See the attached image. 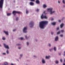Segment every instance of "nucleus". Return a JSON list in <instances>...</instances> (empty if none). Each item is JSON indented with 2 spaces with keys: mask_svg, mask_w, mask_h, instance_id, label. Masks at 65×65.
<instances>
[{
  "mask_svg": "<svg viewBox=\"0 0 65 65\" xmlns=\"http://www.w3.org/2000/svg\"><path fill=\"white\" fill-rule=\"evenodd\" d=\"M14 2H15V1H14Z\"/></svg>",
  "mask_w": 65,
  "mask_h": 65,
  "instance_id": "obj_55",
  "label": "nucleus"
},
{
  "mask_svg": "<svg viewBox=\"0 0 65 65\" xmlns=\"http://www.w3.org/2000/svg\"><path fill=\"white\" fill-rule=\"evenodd\" d=\"M11 14V13H7V16H9V15H10Z\"/></svg>",
  "mask_w": 65,
  "mask_h": 65,
  "instance_id": "obj_14",
  "label": "nucleus"
},
{
  "mask_svg": "<svg viewBox=\"0 0 65 65\" xmlns=\"http://www.w3.org/2000/svg\"><path fill=\"white\" fill-rule=\"evenodd\" d=\"M62 20H63V19H62Z\"/></svg>",
  "mask_w": 65,
  "mask_h": 65,
  "instance_id": "obj_58",
  "label": "nucleus"
},
{
  "mask_svg": "<svg viewBox=\"0 0 65 65\" xmlns=\"http://www.w3.org/2000/svg\"><path fill=\"white\" fill-rule=\"evenodd\" d=\"M60 61L61 62H62V59H60Z\"/></svg>",
  "mask_w": 65,
  "mask_h": 65,
  "instance_id": "obj_34",
  "label": "nucleus"
},
{
  "mask_svg": "<svg viewBox=\"0 0 65 65\" xmlns=\"http://www.w3.org/2000/svg\"><path fill=\"white\" fill-rule=\"evenodd\" d=\"M64 24L62 23L61 25H60V28H62V27H63V26H64Z\"/></svg>",
  "mask_w": 65,
  "mask_h": 65,
  "instance_id": "obj_12",
  "label": "nucleus"
},
{
  "mask_svg": "<svg viewBox=\"0 0 65 65\" xmlns=\"http://www.w3.org/2000/svg\"><path fill=\"white\" fill-rule=\"evenodd\" d=\"M64 62H65V59H64Z\"/></svg>",
  "mask_w": 65,
  "mask_h": 65,
  "instance_id": "obj_53",
  "label": "nucleus"
},
{
  "mask_svg": "<svg viewBox=\"0 0 65 65\" xmlns=\"http://www.w3.org/2000/svg\"><path fill=\"white\" fill-rule=\"evenodd\" d=\"M34 5V3H32V2H30V5Z\"/></svg>",
  "mask_w": 65,
  "mask_h": 65,
  "instance_id": "obj_15",
  "label": "nucleus"
},
{
  "mask_svg": "<svg viewBox=\"0 0 65 65\" xmlns=\"http://www.w3.org/2000/svg\"><path fill=\"white\" fill-rule=\"evenodd\" d=\"M54 50L55 51H56V47H54Z\"/></svg>",
  "mask_w": 65,
  "mask_h": 65,
  "instance_id": "obj_21",
  "label": "nucleus"
},
{
  "mask_svg": "<svg viewBox=\"0 0 65 65\" xmlns=\"http://www.w3.org/2000/svg\"><path fill=\"white\" fill-rule=\"evenodd\" d=\"M48 24V22L46 21H42L39 24V27L40 28L43 29L45 25H46Z\"/></svg>",
  "mask_w": 65,
  "mask_h": 65,
  "instance_id": "obj_1",
  "label": "nucleus"
},
{
  "mask_svg": "<svg viewBox=\"0 0 65 65\" xmlns=\"http://www.w3.org/2000/svg\"><path fill=\"white\" fill-rule=\"evenodd\" d=\"M63 19H64V17H63Z\"/></svg>",
  "mask_w": 65,
  "mask_h": 65,
  "instance_id": "obj_57",
  "label": "nucleus"
},
{
  "mask_svg": "<svg viewBox=\"0 0 65 65\" xmlns=\"http://www.w3.org/2000/svg\"><path fill=\"white\" fill-rule=\"evenodd\" d=\"M4 3V0H0V8H2Z\"/></svg>",
  "mask_w": 65,
  "mask_h": 65,
  "instance_id": "obj_2",
  "label": "nucleus"
},
{
  "mask_svg": "<svg viewBox=\"0 0 65 65\" xmlns=\"http://www.w3.org/2000/svg\"><path fill=\"white\" fill-rule=\"evenodd\" d=\"M61 32H64V30H61Z\"/></svg>",
  "mask_w": 65,
  "mask_h": 65,
  "instance_id": "obj_38",
  "label": "nucleus"
},
{
  "mask_svg": "<svg viewBox=\"0 0 65 65\" xmlns=\"http://www.w3.org/2000/svg\"><path fill=\"white\" fill-rule=\"evenodd\" d=\"M52 50H53V49H50V51H51Z\"/></svg>",
  "mask_w": 65,
  "mask_h": 65,
  "instance_id": "obj_46",
  "label": "nucleus"
},
{
  "mask_svg": "<svg viewBox=\"0 0 65 65\" xmlns=\"http://www.w3.org/2000/svg\"><path fill=\"white\" fill-rule=\"evenodd\" d=\"M58 3H60V2L59 1H58Z\"/></svg>",
  "mask_w": 65,
  "mask_h": 65,
  "instance_id": "obj_48",
  "label": "nucleus"
},
{
  "mask_svg": "<svg viewBox=\"0 0 65 65\" xmlns=\"http://www.w3.org/2000/svg\"><path fill=\"white\" fill-rule=\"evenodd\" d=\"M58 22H61V20H58Z\"/></svg>",
  "mask_w": 65,
  "mask_h": 65,
  "instance_id": "obj_41",
  "label": "nucleus"
},
{
  "mask_svg": "<svg viewBox=\"0 0 65 65\" xmlns=\"http://www.w3.org/2000/svg\"><path fill=\"white\" fill-rule=\"evenodd\" d=\"M17 45H21V44H17Z\"/></svg>",
  "mask_w": 65,
  "mask_h": 65,
  "instance_id": "obj_30",
  "label": "nucleus"
},
{
  "mask_svg": "<svg viewBox=\"0 0 65 65\" xmlns=\"http://www.w3.org/2000/svg\"><path fill=\"white\" fill-rule=\"evenodd\" d=\"M53 32H51V34L53 35Z\"/></svg>",
  "mask_w": 65,
  "mask_h": 65,
  "instance_id": "obj_45",
  "label": "nucleus"
},
{
  "mask_svg": "<svg viewBox=\"0 0 65 65\" xmlns=\"http://www.w3.org/2000/svg\"><path fill=\"white\" fill-rule=\"evenodd\" d=\"M16 21H18V17L16 18Z\"/></svg>",
  "mask_w": 65,
  "mask_h": 65,
  "instance_id": "obj_29",
  "label": "nucleus"
},
{
  "mask_svg": "<svg viewBox=\"0 0 65 65\" xmlns=\"http://www.w3.org/2000/svg\"><path fill=\"white\" fill-rule=\"evenodd\" d=\"M41 19H46L47 18L46 17V16H44L43 14H42L41 16Z\"/></svg>",
  "mask_w": 65,
  "mask_h": 65,
  "instance_id": "obj_5",
  "label": "nucleus"
},
{
  "mask_svg": "<svg viewBox=\"0 0 65 65\" xmlns=\"http://www.w3.org/2000/svg\"><path fill=\"white\" fill-rule=\"evenodd\" d=\"M27 27H25L24 28L23 30V32H24V33H26L27 32Z\"/></svg>",
  "mask_w": 65,
  "mask_h": 65,
  "instance_id": "obj_8",
  "label": "nucleus"
},
{
  "mask_svg": "<svg viewBox=\"0 0 65 65\" xmlns=\"http://www.w3.org/2000/svg\"><path fill=\"white\" fill-rule=\"evenodd\" d=\"M34 57H36V56H34Z\"/></svg>",
  "mask_w": 65,
  "mask_h": 65,
  "instance_id": "obj_52",
  "label": "nucleus"
},
{
  "mask_svg": "<svg viewBox=\"0 0 65 65\" xmlns=\"http://www.w3.org/2000/svg\"><path fill=\"white\" fill-rule=\"evenodd\" d=\"M12 13L14 15H15L16 13H18V14H20L21 12L19 11H13Z\"/></svg>",
  "mask_w": 65,
  "mask_h": 65,
  "instance_id": "obj_4",
  "label": "nucleus"
},
{
  "mask_svg": "<svg viewBox=\"0 0 65 65\" xmlns=\"http://www.w3.org/2000/svg\"><path fill=\"white\" fill-rule=\"evenodd\" d=\"M59 27H58L57 28V30H59Z\"/></svg>",
  "mask_w": 65,
  "mask_h": 65,
  "instance_id": "obj_31",
  "label": "nucleus"
},
{
  "mask_svg": "<svg viewBox=\"0 0 65 65\" xmlns=\"http://www.w3.org/2000/svg\"><path fill=\"white\" fill-rule=\"evenodd\" d=\"M62 2L63 4H65V1L64 0H63L62 1Z\"/></svg>",
  "mask_w": 65,
  "mask_h": 65,
  "instance_id": "obj_23",
  "label": "nucleus"
},
{
  "mask_svg": "<svg viewBox=\"0 0 65 65\" xmlns=\"http://www.w3.org/2000/svg\"><path fill=\"white\" fill-rule=\"evenodd\" d=\"M27 45H29V43L28 42H27Z\"/></svg>",
  "mask_w": 65,
  "mask_h": 65,
  "instance_id": "obj_35",
  "label": "nucleus"
},
{
  "mask_svg": "<svg viewBox=\"0 0 65 65\" xmlns=\"http://www.w3.org/2000/svg\"><path fill=\"white\" fill-rule=\"evenodd\" d=\"M36 41H37V40H36Z\"/></svg>",
  "mask_w": 65,
  "mask_h": 65,
  "instance_id": "obj_56",
  "label": "nucleus"
},
{
  "mask_svg": "<svg viewBox=\"0 0 65 65\" xmlns=\"http://www.w3.org/2000/svg\"><path fill=\"white\" fill-rule=\"evenodd\" d=\"M4 45L6 48H7V49H9V47H8V45H6L4 43Z\"/></svg>",
  "mask_w": 65,
  "mask_h": 65,
  "instance_id": "obj_7",
  "label": "nucleus"
},
{
  "mask_svg": "<svg viewBox=\"0 0 65 65\" xmlns=\"http://www.w3.org/2000/svg\"><path fill=\"white\" fill-rule=\"evenodd\" d=\"M58 61L56 60V61H55V63H56V64H58Z\"/></svg>",
  "mask_w": 65,
  "mask_h": 65,
  "instance_id": "obj_25",
  "label": "nucleus"
},
{
  "mask_svg": "<svg viewBox=\"0 0 65 65\" xmlns=\"http://www.w3.org/2000/svg\"><path fill=\"white\" fill-rule=\"evenodd\" d=\"M47 10L48 11H50V12L51 14H53V13H54V12H55V11H53L52 12V10H53L52 8H48L47 9Z\"/></svg>",
  "mask_w": 65,
  "mask_h": 65,
  "instance_id": "obj_3",
  "label": "nucleus"
},
{
  "mask_svg": "<svg viewBox=\"0 0 65 65\" xmlns=\"http://www.w3.org/2000/svg\"><path fill=\"white\" fill-rule=\"evenodd\" d=\"M11 65H14L12 63H11Z\"/></svg>",
  "mask_w": 65,
  "mask_h": 65,
  "instance_id": "obj_43",
  "label": "nucleus"
},
{
  "mask_svg": "<svg viewBox=\"0 0 65 65\" xmlns=\"http://www.w3.org/2000/svg\"><path fill=\"white\" fill-rule=\"evenodd\" d=\"M3 55H5V53H3Z\"/></svg>",
  "mask_w": 65,
  "mask_h": 65,
  "instance_id": "obj_44",
  "label": "nucleus"
},
{
  "mask_svg": "<svg viewBox=\"0 0 65 65\" xmlns=\"http://www.w3.org/2000/svg\"><path fill=\"white\" fill-rule=\"evenodd\" d=\"M25 38H26V39H27V38H27V36H25Z\"/></svg>",
  "mask_w": 65,
  "mask_h": 65,
  "instance_id": "obj_33",
  "label": "nucleus"
},
{
  "mask_svg": "<svg viewBox=\"0 0 65 65\" xmlns=\"http://www.w3.org/2000/svg\"><path fill=\"white\" fill-rule=\"evenodd\" d=\"M51 21H53V20H54V19L52 18L51 19Z\"/></svg>",
  "mask_w": 65,
  "mask_h": 65,
  "instance_id": "obj_42",
  "label": "nucleus"
},
{
  "mask_svg": "<svg viewBox=\"0 0 65 65\" xmlns=\"http://www.w3.org/2000/svg\"><path fill=\"white\" fill-rule=\"evenodd\" d=\"M7 54H8V53H9V52H8V50H7Z\"/></svg>",
  "mask_w": 65,
  "mask_h": 65,
  "instance_id": "obj_28",
  "label": "nucleus"
},
{
  "mask_svg": "<svg viewBox=\"0 0 65 65\" xmlns=\"http://www.w3.org/2000/svg\"><path fill=\"white\" fill-rule=\"evenodd\" d=\"M30 28H32L34 26V22L33 21H31L29 23Z\"/></svg>",
  "mask_w": 65,
  "mask_h": 65,
  "instance_id": "obj_6",
  "label": "nucleus"
},
{
  "mask_svg": "<svg viewBox=\"0 0 65 65\" xmlns=\"http://www.w3.org/2000/svg\"><path fill=\"white\" fill-rule=\"evenodd\" d=\"M56 22H53L52 23V24L53 25H56Z\"/></svg>",
  "mask_w": 65,
  "mask_h": 65,
  "instance_id": "obj_16",
  "label": "nucleus"
},
{
  "mask_svg": "<svg viewBox=\"0 0 65 65\" xmlns=\"http://www.w3.org/2000/svg\"><path fill=\"white\" fill-rule=\"evenodd\" d=\"M4 64L5 65H8V63L6 62H5L4 63Z\"/></svg>",
  "mask_w": 65,
  "mask_h": 65,
  "instance_id": "obj_17",
  "label": "nucleus"
},
{
  "mask_svg": "<svg viewBox=\"0 0 65 65\" xmlns=\"http://www.w3.org/2000/svg\"><path fill=\"white\" fill-rule=\"evenodd\" d=\"M2 39L3 40H4L5 39V38L4 37H3L2 38Z\"/></svg>",
  "mask_w": 65,
  "mask_h": 65,
  "instance_id": "obj_24",
  "label": "nucleus"
},
{
  "mask_svg": "<svg viewBox=\"0 0 65 65\" xmlns=\"http://www.w3.org/2000/svg\"><path fill=\"white\" fill-rule=\"evenodd\" d=\"M20 57H22L23 56V54H21L20 55Z\"/></svg>",
  "mask_w": 65,
  "mask_h": 65,
  "instance_id": "obj_39",
  "label": "nucleus"
},
{
  "mask_svg": "<svg viewBox=\"0 0 65 65\" xmlns=\"http://www.w3.org/2000/svg\"><path fill=\"white\" fill-rule=\"evenodd\" d=\"M18 48H19V49H20V48H21V47H19Z\"/></svg>",
  "mask_w": 65,
  "mask_h": 65,
  "instance_id": "obj_47",
  "label": "nucleus"
},
{
  "mask_svg": "<svg viewBox=\"0 0 65 65\" xmlns=\"http://www.w3.org/2000/svg\"><path fill=\"white\" fill-rule=\"evenodd\" d=\"M60 31H59L57 32V34H60Z\"/></svg>",
  "mask_w": 65,
  "mask_h": 65,
  "instance_id": "obj_27",
  "label": "nucleus"
},
{
  "mask_svg": "<svg viewBox=\"0 0 65 65\" xmlns=\"http://www.w3.org/2000/svg\"><path fill=\"white\" fill-rule=\"evenodd\" d=\"M0 46H1V45L0 44Z\"/></svg>",
  "mask_w": 65,
  "mask_h": 65,
  "instance_id": "obj_54",
  "label": "nucleus"
},
{
  "mask_svg": "<svg viewBox=\"0 0 65 65\" xmlns=\"http://www.w3.org/2000/svg\"><path fill=\"white\" fill-rule=\"evenodd\" d=\"M63 65H65V64L64 63H63Z\"/></svg>",
  "mask_w": 65,
  "mask_h": 65,
  "instance_id": "obj_50",
  "label": "nucleus"
},
{
  "mask_svg": "<svg viewBox=\"0 0 65 65\" xmlns=\"http://www.w3.org/2000/svg\"><path fill=\"white\" fill-rule=\"evenodd\" d=\"M50 56H46V59H49V58H50Z\"/></svg>",
  "mask_w": 65,
  "mask_h": 65,
  "instance_id": "obj_19",
  "label": "nucleus"
},
{
  "mask_svg": "<svg viewBox=\"0 0 65 65\" xmlns=\"http://www.w3.org/2000/svg\"><path fill=\"white\" fill-rule=\"evenodd\" d=\"M42 62L43 63H45V61L44 59H43L42 60Z\"/></svg>",
  "mask_w": 65,
  "mask_h": 65,
  "instance_id": "obj_18",
  "label": "nucleus"
},
{
  "mask_svg": "<svg viewBox=\"0 0 65 65\" xmlns=\"http://www.w3.org/2000/svg\"><path fill=\"white\" fill-rule=\"evenodd\" d=\"M39 11V9H37V10H36V11H37V12H38V11Z\"/></svg>",
  "mask_w": 65,
  "mask_h": 65,
  "instance_id": "obj_22",
  "label": "nucleus"
},
{
  "mask_svg": "<svg viewBox=\"0 0 65 65\" xmlns=\"http://www.w3.org/2000/svg\"><path fill=\"white\" fill-rule=\"evenodd\" d=\"M20 39L21 40H23V39H24L23 38H22V37L20 38Z\"/></svg>",
  "mask_w": 65,
  "mask_h": 65,
  "instance_id": "obj_26",
  "label": "nucleus"
},
{
  "mask_svg": "<svg viewBox=\"0 0 65 65\" xmlns=\"http://www.w3.org/2000/svg\"><path fill=\"white\" fill-rule=\"evenodd\" d=\"M43 7L44 8H45V7H46V6L45 4H44L43 5Z\"/></svg>",
  "mask_w": 65,
  "mask_h": 65,
  "instance_id": "obj_13",
  "label": "nucleus"
},
{
  "mask_svg": "<svg viewBox=\"0 0 65 65\" xmlns=\"http://www.w3.org/2000/svg\"><path fill=\"white\" fill-rule=\"evenodd\" d=\"M48 46H51V44H48Z\"/></svg>",
  "mask_w": 65,
  "mask_h": 65,
  "instance_id": "obj_36",
  "label": "nucleus"
},
{
  "mask_svg": "<svg viewBox=\"0 0 65 65\" xmlns=\"http://www.w3.org/2000/svg\"><path fill=\"white\" fill-rule=\"evenodd\" d=\"M30 1H35V0H30Z\"/></svg>",
  "mask_w": 65,
  "mask_h": 65,
  "instance_id": "obj_40",
  "label": "nucleus"
},
{
  "mask_svg": "<svg viewBox=\"0 0 65 65\" xmlns=\"http://www.w3.org/2000/svg\"><path fill=\"white\" fill-rule=\"evenodd\" d=\"M28 12H29L28 11V10H26V14H27V13H28Z\"/></svg>",
  "mask_w": 65,
  "mask_h": 65,
  "instance_id": "obj_20",
  "label": "nucleus"
},
{
  "mask_svg": "<svg viewBox=\"0 0 65 65\" xmlns=\"http://www.w3.org/2000/svg\"><path fill=\"white\" fill-rule=\"evenodd\" d=\"M36 3L37 4H39L40 2H39V1L38 0H37L36 1Z\"/></svg>",
  "mask_w": 65,
  "mask_h": 65,
  "instance_id": "obj_10",
  "label": "nucleus"
},
{
  "mask_svg": "<svg viewBox=\"0 0 65 65\" xmlns=\"http://www.w3.org/2000/svg\"><path fill=\"white\" fill-rule=\"evenodd\" d=\"M59 55H61V53H59Z\"/></svg>",
  "mask_w": 65,
  "mask_h": 65,
  "instance_id": "obj_49",
  "label": "nucleus"
},
{
  "mask_svg": "<svg viewBox=\"0 0 65 65\" xmlns=\"http://www.w3.org/2000/svg\"><path fill=\"white\" fill-rule=\"evenodd\" d=\"M4 32L6 34V35H8V31H4Z\"/></svg>",
  "mask_w": 65,
  "mask_h": 65,
  "instance_id": "obj_9",
  "label": "nucleus"
},
{
  "mask_svg": "<svg viewBox=\"0 0 65 65\" xmlns=\"http://www.w3.org/2000/svg\"><path fill=\"white\" fill-rule=\"evenodd\" d=\"M16 29H14L13 30V32H14V31H16Z\"/></svg>",
  "mask_w": 65,
  "mask_h": 65,
  "instance_id": "obj_37",
  "label": "nucleus"
},
{
  "mask_svg": "<svg viewBox=\"0 0 65 65\" xmlns=\"http://www.w3.org/2000/svg\"><path fill=\"white\" fill-rule=\"evenodd\" d=\"M60 36H61V37H63V35H60Z\"/></svg>",
  "mask_w": 65,
  "mask_h": 65,
  "instance_id": "obj_32",
  "label": "nucleus"
},
{
  "mask_svg": "<svg viewBox=\"0 0 65 65\" xmlns=\"http://www.w3.org/2000/svg\"><path fill=\"white\" fill-rule=\"evenodd\" d=\"M45 11H44V13H45Z\"/></svg>",
  "mask_w": 65,
  "mask_h": 65,
  "instance_id": "obj_51",
  "label": "nucleus"
},
{
  "mask_svg": "<svg viewBox=\"0 0 65 65\" xmlns=\"http://www.w3.org/2000/svg\"><path fill=\"white\" fill-rule=\"evenodd\" d=\"M58 40V37L57 36L55 38V41H57Z\"/></svg>",
  "mask_w": 65,
  "mask_h": 65,
  "instance_id": "obj_11",
  "label": "nucleus"
}]
</instances>
